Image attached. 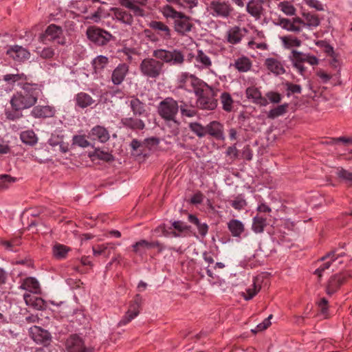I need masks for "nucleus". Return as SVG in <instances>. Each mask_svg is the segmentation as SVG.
Here are the masks:
<instances>
[{
  "mask_svg": "<svg viewBox=\"0 0 352 352\" xmlns=\"http://www.w3.org/2000/svg\"><path fill=\"white\" fill-rule=\"evenodd\" d=\"M153 56L154 58H144L139 66L142 75L147 78L156 79L163 74L164 63L174 65H181L184 63L183 53L177 49L173 50H155L153 52Z\"/></svg>",
  "mask_w": 352,
  "mask_h": 352,
  "instance_id": "obj_1",
  "label": "nucleus"
},
{
  "mask_svg": "<svg viewBox=\"0 0 352 352\" xmlns=\"http://www.w3.org/2000/svg\"><path fill=\"white\" fill-rule=\"evenodd\" d=\"M43 86L41 84L25 82L21 83V91H16L10 99V105L15 111L34 107L38 99L45 102Z\"/></svg>",
  "mask_w": 352,
  "mask_h": 352,
  "instance_id": "obj_2",
  "label": "nucleus"
},
{
  "mask_svg": "<svg viewBox=\"0 0 352 352\" xmlns=\"http://www.w3.org/2000/svg\"><path fill=\"white\" fill-rule=\"evenodd\" d=\"M160 12L166 19L173 20L174 31L181 36H187L193 29L194 24L190 16L177 11L171 5L166 4L160 8Z\"/></svg>",
  "mask_w": 352,
  "mask_h": 352,
  "instance_id": "obj_3",
  "label": "nucleus"
},
{
  "mask_svg": "<svg viewBox=\"0 0 352 352\" xmlns=\"http://www.w3.org/2000/svg\"><path fill=\"white\" fill-rule=\"evenodd\" d=\"M292 66L302 76L307 72V68L305 63H308L311 66L318 65L319 63L318 58L309 53H303L296 50H293L289 56Z\"/></svg>",
  "mask_w": 352,
  "mask_h": 352,
  "instance_id": "obj_4",
  "label": "nucleus"
},
{
  "mask_svg": "<svg viewBox=\"0 0 352 352\" xmlns=\"http://www.w3.org/2000/svg\"><path fill=\"white\" fill-rule=\"evenodd\" d=\"M177 81L178 87L187 91L194 90L195 94H198L200 92V89L204 87H206L211 91L212 90L211 86L195 75L188 72L181 73L178 76Z\"/></svg>",
  "mask_w": 352,
  "mask_h": 352,
  "instance_id": "obj_5",
  "label": "nucleus"
},
{
  "mask_svg": "<svg viewBox=\"0 0 352 352\" xmlns=\"http://www.w3.org/2000/svg\"><path fill=\"white\" fill-rule=\"evenodd\" d=\"M207 10L212 16L223 19L229 17L234 10L231 3L224 0L211 1Z\"/></svg>",
  "mask_w": 352,
  "mask_h": 352,
  "instance_id": "obj_6",
  "label": "nucleus"
},
{
  "mask_svg": "<svg viewBox=\"0 0 352 352\" xmlns=\"http://www.w3.org/2000/svg\"><path fill=\"white\" fill-rule=\"evenodd\" d=\"M179 107L177 100L171 97H167L158 104L157 112L162 120L175 118L178 114Z\"/></svg>",
  "mask_w": 352,
  "mask_h": 352,
  "instance_id": "obj_7",
  "label": "nucleus"
},
{
  "mask_svg": "<svg viewBox=\"0 0 352 352\" xmlns=\"http://www.w3.org/2000/svg\"><path fill=\"white\" fill-rule=\"evenodd\" d=\"M214 55L210 50H197L193 55L195 67L199 71L210 70L213 65L212 56Z\"/></svg>",
  "mask_w": 352,
  "mask_h": 352,
  "instance_id": "obj_8",
  "label": "nucleus"
},
{
  "mask_svg": "<svg viewBox=\"0 0 352 352\" xmlns=\"http://www.w3.org/2000/svg\"><path fill=\"white\" fill-rule=\"evenodd\" d=\"M142 298L137 294L130 303L129 309L118 323V326L126 325L138 316L140 311Z\"/></svg>",
  "mask_w": 352,
  "mask_h": 352,
  "instance_id": "obj_9",
  "label": "nucleus"
},
{
  "mask_svg": "<svg viewBox=\"0 0 352 352\" xmlns=\"http://www.w3.org/2000/svg\"><path fill=\"white\" fill-rule=\"evenodd\" d=\"M88 38L98 45H106L112 35L106 30L96 27H90L87 30Z\"/></svg>",
  "mask_w": 352,
  "mask_h": 352,
  "instance_id": "obj_10",
  "label": "nucleus"
},
{
  "mask_svg": "<svg viewBox=\"0 0 352 352\" xmlns=\"http://www.w3.org/2000/svg\"><path fill=\"white\" fill-rule=\"evenodd\" d=\"M56 42L58 45H65L66 39L63 35V30L60 26L50 24L46 28L43 36V41Z\"/></svg>",
  "mask_w": 352,
  "mask_h": 352,
  "instance_id": "obj_11",
  "label": "nucleus"
},
{
  "mask_svg": "<svg viewBox=\"0 0 352 352\" xmlns=\"http://www.w3.org/2000/svg\"><path fill=\"white\" fill-rule=\"evenodd\" d=\"M318 262H322L314 272V274L317 275L319 278L322 276V273L331 265L337 267L338 264L342 263V261H340L338 256H335L334 252L327 254L322 257Z\"/></svg>",
  "mask_w": 352,
  "mask_h": 352,
  "instance_id": "obj_12",
  "label": "nucleus"
},
{
  "mask_svg": "<svg viewBox=\"0 0 352 352\" xmlns=\"http://www.w3.org/2000/svg\"><path fill=\"white\" fill-rule=\"evenodd\" d=\"M349 278L346 274H336L332 275L328 280L326 285V292L328 295L336 293L340 287L344 285Z\"/></svg>",
  "mask_w": 352,
  "mask_h": 352,
  "instance_id": "obj_13",
  "label": "nucleus"
},
{
  "mask_svg": "<svg viewBox=\"0 0 352 352\" xmlns=\"http://www.w3.org/2000/svg\"><path fill=\"white\" fill-rule=\"evenodd\" d=\"M133 251L136 254H142L146 250L156 248L158 253H161L164 249V244L158 241H148L144 239L137 241L132 245Z\"/></svg>",
  "mask_w": 352,
  "mask_h": 352,
  "instance_id": "obj_14",
  "label": "nucleus"
},
{
  "mask_svg": "<svg viewBox=\"0 0 352 352\" xmlns=\"http://www.w3.org/2000/svg\"><path fill=\"white\" fill-rule=\"evenodd\" d=\"M198 96L197 105L204 110H214L217 106V100L212 95L204 93V89H200V92L196 94Z\"/></svg>",
  "mask_w": 352,
  "mask_h": 352,
  "instance_id": "obj_15",
  "label": "nucleus"
},
{
  "mask_svg": "<svg viewBox=\"0 0 352 352\" xmlns=\"http://www.w3.org/2000/svg\"><path fill=\"white\" fill-rule=\"evenodd\" d=\"M119 4L131 10L135 16H144L145 11L141 8V6H144L147 4L148 0H118Z\"/></svg>",
  "mask_w": 352,
  "mask_h": 352,
  "instance_id": "obj_16",
  "label": "nucleus"
},
{
  "mask_svg": "<svg viewBox=\"0 0 352 352\" xmlns=\"http://www.w3.org/2000/svg\"><path fill=\"white\" fill-rule=\"evenodd\" d=\"M274 23L288 31L299 32L302 30L303 20L299 17L293 18L292 20L279 17Z\"/></svg>",
  "mask_w": 352,
  "mask_h": 352,
  "instance_id": "obj_17",
  "label": "nucleus"
},
{
  "mask_svg": "<svg viewBox=\"0 0 352 352\" xmlns=\"http://www.w3.org/2000/svg\"><path fill=\"white\" fill-rule=\"evenodd\" d=\"M67 352H91L84 344L83 340L77 335L70 336L66 340Z\"/></svg>",
  "mask_w": 352,
  "mask_h": 352,
  "instance_id": "obj_18",
  "label": "nucleus"
},
{
  "mask_svg": "<svg viewBox=\"0 0 352 352\" xmlns=\"http://www.w3.org/2000/svg\"><path fill=\"white\" fill-rule=\"evenodd\" d=\"M149 28L154 30L157 34L163 40L171 38V30L168 25L160 21H151L148 23Z\"/></svg>",
  "mask_w": 352,
  "mask_h": 352,
  "instance_id": "obj_19",
  "label": "nucleus"
},
{
  "mask_svg": "<svg viewBox=\"0 0 352 352\" xmlns=\"http://www.w3.org/2000/svg\"><path fill=\"white\" fill-rule=\"evenodd\" d=\"M248 30L245 28L235 25L228 29L226 32L227 41L232 45L239 43L245 36Z\"/></svg>",
  "mask_w": 352,
  "mask_h": 352,
  "instance_id": "obj_20",
  "label": "nucleus"
},
{
  "mask_svg": "<svg viewBox=\"0 0 352 352\" xmlns=\"http://www.w3.org/2000/svg\"><path fill=\"white\" fill-rule=\"evenodd\" d=\"M32 339L36 342L42 344H50L52 337L50 333L38 326H34L30 329Z\"/></svg>",
  "mask_w": 352,
  "mask_h": 352,
  "instance_id": "obj_21",
  "label": "nucleus"
},
{
  "mask_svg": "<svg viewBox=\"0 0 352 352\" xmlns=\"http://www.w3.org/2000/svg\"><path fill=\"white\" fill-rule=\"evenodd\" d=\"M129 71V66L126 63L119 64L112 72L111 82L114 85H120L124 80Z\"/></svg>",
  "mask_w": 352,
  "mask_h": 352,
  "instance_id": "obj_22",
  "label": "nucleus"
},
{
  "mask_svg": "<svg viewBox=\"0 0 352 352\" xmlns=\"http://www.w3.org/2000/svg\"><path fill=\"white\" fill-rule=\"evenodd\" d=\"M56 113L55 108L50 105L34 106L31 111V116L35 118H52Z\"/></svg>",
  "mask_w": 352,
  "mask_h": 352,
  "instance_id": "obj_23",
  "label": "nucleus"
},
{
  "mask_svg": "<svg viewBox=\"0 0 352 352\" xmlns=\"http://www.w3.org/2000/svg\"><path fill=\"white\" fill-rule=\"evenodd\" d=\"M245 94L248 99L251 100L252 102L261 106L268 104L267 99L262 96L259 88L255 86H251L246 89Z\"/></svg>",
  "mask_w": 352,
  "mask_h": 352,
  "instance_id": "obj_24",
  "label": "nucleus"
},
{
  "mask_svg": "<svg viewBox=\"0 0 352 352\" xmlns=\"http://www.w3.org/2000/svg\"><path fill=\"white\" fill-rule=\"evenodd\" d=\"M113 18L118 21L126 25H131L133 23V16L128 10L121 8H113L111 9Z\"/></svg>",
  "mask_w": 352,
  "mask_h": 352,
  "instance_id": "obj_25",
  "label": "nucleus"
},
{
  "mask_svg": "<svg viewBox=\"0 0 352 352\" xmlns=\"http://www.w3.org/2000/svg\"><path fill=\"white\" fill-rule=\"evenodd\" d=\"M264 65L267 70L276 76L282 75L285 73V69L283 63L276 58H267L265 59Z\"/></svg>",
  "mask_w": 352,
  "mask_h": 352,
  "instance_id": "obj_26",
  "label": "nucleus"
},
{
  "mask_svg": "<svg viewBox=\"0 0 352 352\" xmlns=\"http://www.w3.org/2000/svg\"><path fill=\"white\" fill-rule=\"evenodd\" d=\"M7 54L13 60L18 62H22L29 58L30 53L25 48L14 45L7 51Z\"/></svg>",
  "mask_w": 352,
  "mask_h": 352,
  "instance_id": "obj_27",
  "label": "nucleus"
},
{
  "mask_svg": "<svg viewBox=\"0 0 352 352\" xmlns=\"http://www.w3.org/2000/svg\"><path fill=\"white\" fill-rule=\"evenodd\" d=\"M263 3L262 0H250L246 6L247 12L256 19H259L264 12Z\"/></svg>",
  "mask_w": 352,
  "mask_h": 352,
  "instance_id": "obj_28",
  "label": "nucleus"
},
{
  "mask_svg": "<svg viewBox=\"0 0 352 352\" xmlns=\"http://www.w3.org/2000/svg\"><path fill=\"white\" fill-rule=\"evenodd\" d=\"M206 134H209L217 140H223L225 139L223 126L218 121L210 122L206 125Z\"/></svg>",
  "mask_w": 352,
  "mask_h": 352,
  "instance_id": "obj_29",
  "label": "nucleus"
},
{
  "mask_svg": "<svg viewBox=\"0 0 352 352\" xmlns=\"http://www.w3.org/2000/svg\"><path fill=\"white\" fill-rule=\"evenodd\" d=\"M163 129L168 133V137L176 136L179 133V122L175 118L163 119Z\"/></svg>",
  "mask_w": 352,
  "mask_h": 352,
  "instance_id": "obj_30",
  "label": "nucleus"
},
{
  "mask_svg": "<svg viewBox=\"0 0 352 352\" xmlns=\"http://www.w3.org/2000/svg\"><path fill=\"white\" fill-rule=\"evenodd\" d=\"M89 135L94 140H98L102 143L107 142L110 138V135L107 129L100 125L93 127Z\"/></svg>",
  "mask_w": 352,
  "mask_h": 352,
  "instance_id": "obj_31",
  "label": "nucleus"
},
{
  "mask_svg": "<svg viewBox=\"0 0 352 352\" xmlns=\"http://www.w3.org/2000/svg\"><path fill=\"white\" fill-rule=\"evenodd\" d=\"M126 104H129L133 115L135 116H140L146 111L145 104L135 96L129 97Z\"/></svg>",
  "mask_w": 352,
  "mask_h": 352,
  "instance_id": "obj_32",
  "label": "nucleus"
},
{
  "mask_svg": "<svg viewBox=\"0 0 352 352\" xmlns=\"http://www.w3.org/2000/svg\"><path fill=\"white\" fill-rule=\"evenodd\" d=\"M75 102L76 106L81 109L91 106L95 103V100L92 97L85 92H80L75 96Z\"/></svg>",
  "mask_w": 352,
  "mask_h": 352,
  "instance_id": "obj_33",
  "label": "nucleus"
},
{
  "mask_svg": "<svg viewBox=\"0 0 352 352\" xmlns=\"http://www.w3.org/2000/svg\"><path fill=\"white\" fill-rule=\"evenodd\" d=\"M121 122L125 127L133 130H142L145 127L144 122L136 118H124L122 119Z\"/></svg>",
  "mask_w": 352,
  "mask_h": 352,
  "instance_id": "obj_34",
  "label": "nucleus"
},
{
  "mask_svg": "<svg viewBox=\"0 0 352 352\" xmlns=\"http://www.w3.org/2000/svg\"><path fill=\"white\" fill-rule=\"evenodd\" d=\"M21 289L29 291L32 293L37 294L39 292V283L33 277L25 278L20 287Z\"/></svg>",
  "mask_w": 352,
  "mask_h": 352,
  "instance_id": "obj_35",
  "label": "nucleus"
},
{
  "mask_svg": "<svg viewBox=\"0 0 352 352\" xmlns=\"http://www.w3.org/2000/svg\"><path fill=\"white\" fill-rule=\"evenodd\" d=\"M228 228L233 236H240L245 230L243 223L237 219L230 220Z\"/></svg>",
  "mask_w": 352,
  "mask_h": 352,
  "instance_id": "obj_36",
  "label": "nucleus"
},
{
  "mask_svg": "<svg viewBox=\"0 0 352 352\" xmlns=\"http://www.w3.org/2000/svg\"><path fill=\"white\" fill-rule=\"evenodd\" d=\"M70 248L65 245L56 243L52 248V254L56 259H63L66 258Z\"/></svg>",
  "mask_w": 352,
  "mask_h": 352,
  "instance_id": "obj_37",
  "label": "nucleus"
},
{
  "mask_svg": "<svg viewBox=\"0 0 352 352\" xmlns=\"http://www.w3.org/2000/svg\"><path fill=\"white\" fill-rule=\"evenodd\" d=\"M234 65L239 72H246L250 69L252 63L248 57L242 56L235 60Z\"/></svg>",
  "mask_w": 352,
  "mask_h": 352,
  "instance_id": "obj_38",
  "label": "nucleus"
},
{
  "mask_svg": "<svg viewBox=\"0 0 352 352\" xmlns=\"http://www.w3.org/2000/svg\"><path fill=\"white\" fill-rule=\"evenodd\" d=\"M188 221L195 225L197 228L199 233L205 236L208 231V226L206 223H201L199 219L194 214H190L188 217Z\"/></svg>",
  "mask_w": 352,
  "mask_h": 352,
  "instance_id": "obj_39",
  "label": "nucleus"
},
{
  "mask_svg": "<svg viewBox=\"0 0 352 352\" xmlns=\"http://www.w3.org/2000/svg\"><path fill=\"white\" fill-rule=\"evenodd\" d=\"M280 39L283 47L287 49H289L293 47H300L302 43L300 39L292 35L281 36Z\"/></svg>",
  "mask_w": 352,
  "mask_h": 352,
  "instance_id": "obj_40",
  "label": "nucleus"
},
{
  "mask_svg": "<svg viewBox=\"0 0 352 352\" xmlns=\"http://www.w3.org/2000/svg\"><path fill=\"white\" fill-rule=\"evenodd\" d=\"M221 103L222 104L223 109L226 112L232 111L233 109L234 100L231 95L228 92H223L220 96Z\"/></svg>",
  "mask_w": 352,
  "mask_h": 352,
  "instance_id": "obj_41",
  "label": "nucleus"
},
{
  "mask_svg": "<svg viewBox=\"0 0 352 352\" xmlns=\"http://www.w3.org/2000/svg\"><path fill=\"white\" fill-rule=\"evenodd\" d=\"M266 218L261 216H256L253 219L252 229L255 233H261L267 226Z\"/></svg>",
  "mask_w": 352,
  "mask_h": 352,
  "instance_id": "obj_42",
  "label": "nucleus"
},
{
  "mask_svg": "<svg viewBox=\"0 0 352 352\" xmlns=\"http://www.w3.org/2000/svg\"><path fill=\"white\" fill-rule=\"evenodd\" d=\"M3 80L10 83H14L19 82V85L21 87V83L28 82V76L24 74H6L3 76Z\"/></svg>",
  "mask_w": 352,
  "mask_h": 352,
  "instance_id": "obj_43",
  "label": "nucleus"
},
{
  "mask_svg": "<svg viewBox=\"0 0 352 352\" xmlns=\"http://www.w3.org/2000/svg\"><path fill=\"white\" fill-rule=\"evenodd\" d=\"M108 63V58L104 56L100 55L98 56L96 58L94 59L92 65L95 70V72L98 73L102 71L106 67Z\"/></svg>",
  "mask_w": 352,
  "mask_h": 352,
  "instance_id": "obj_44",
  "label": "nucleus"
},
{
  "mask_svg": "<svg viewBox=\"0 0 352 352\" xmlns=\"http://www.w3.org/2000/svg\"><path fill=\"white\" fill-rule=\"evenodd\" d=\"M229 202L231 206L236 210H243L248 205L244 195L241 194L236 195L234 197V199L230 200Z\"/></svg>",
  "mask_w": 352,
  "mask_h": 352,
  "instance_id": "obj_45",
  "label": "nucleus"
},
{
  "mask_svg": "<svg viewBox=\"0 0 352 352\" xmlns=\"http://www.w3.org/2000/svg\"><path fill=\"white\" fill-rule=\"evenodd\" d=\"M21 141L30 145H34L37 142V138L32 130L23 131L20 135Z\"/></svg>",
  "mask_w": 352,
  "mask_h": 352,
  "instance_id": "obj_46",
  "label": "nucleus"
},
{
  "mask_svg": "<svg viewBox=\"0 0 352 352\" xmlns=\"http://www.w3.org/2000/svg\"><path fill=\"white\" fill-rule=\"evenodd\" d=\"M167 1L188 10H192L198 5V0H167Z\"/></svg>",
  "mask_w": 352,
  "mask_h": 352,
  "instance_id": "obj_47",
  "label": "nucleus"
},
{
  "mask_svg": "<svg viewBox=\"0 0 352 352\" xmlns=\"http://www.w3.org/2000/svg\"><path fill=\"white\" fill-rule=\"evenodd\" d=\"M260 289L261 286L258 284V279L254 278L253 284L246 289V293H243V296L246 300H249L255 296Z\"/></svg>",
  "mask_w": 352,
  "mask_h": 352,
  "instance_id": "obj_48",
  "label": "nucleus"
},
{
  "mask_svg": "<svg viewBox=\"0 0 352 352\" xmlns=\"http://www.w3.org/2000/svg\"><path fill=\"white\" fill-rule=\"evenodd\" d=\"M305 21L302 24V28L307 25L309 28L317 27L320 24V19L318 16L314 14L307 13L304 14Z\"/></svg>",
  "mask_w": 352,
  "mask_h": 352,
  "instance_id": "obj_49",
  "label": "nucleus"
},
{
  "mask_svg": "<svg viewBox=\"0 0 352 352\" xmlns=\"http://www.w3.org/2000/svg\"><path fill=\"white\" fill-rule=\"evenodd\" d=\"M288 104L285 103L271 109L268 113V118L274 119L285 114L287 112Z\"/></svg>",
  "mask_w": 352,
  "mask_h": 352,
  "instance_id": "obj_50",
  "label": "nucleus"
},
{
  "mask_svg": "<svg viewBox=\"0 0 352 352\" xmlns=\"http://www.w3.org/2000/svg\"><path fill=\"white\" fill-rule=\"evenodd\" d=\"M16 181V177H11L9 175H0V190H3L8 188Z\"/></svg>",
  "mask_w": 352,
  "mask_h": 352,
  "instance_id": "obj_51",
  "label": "nucleus"
},
{
  "mask_svg": "<svg viewBox=\"0 0 352 352\" xmlns=\"http://www.w3.org/2000/svg\"><path fill=\"white\" fill-rule=\"evenodd\" d=\"M278 8L286 15L292 16L295 14L296 9L294 6L288 1L280 2L278 4Z\"/></svg>",
  "mask_w": 352,
  "mask_h": 352,
  "instance_id": "obj_52",
  "label": "nucleus"
},
{
  "mask_svg": "<svg viewBox=\"0 0 352 352\" xmlns=\"http://www.w3.org/2000/svg\"><path fill=\"white\" fill-rule=\"evenodd\" d=\"M91 156L105 162H110L113 159L111 154L108 152L101 151L99 148H96Z\"/></svg>",
  "mask_w": 352,
  "mask_h": 352,
  "instance_id": "obj_53",
  "label": "nucleus"
},
{
  "mask_svg": "<svg viewBox=\"0 0 352 352\" xmlns=\"http://www.w3.org/2000/svg\"><path fill=\"white\" fill-rule=\"evenodd\" d=\"M189 127L199 138L206 135V126H204L198 122H192L189 124Z\"/></svg>",
  "mask_w": 352,
  "mask_h": 352,
  "instance_id": "obj_54",
  "label": "nucleus"
},
{
  "mask_svg": "<svg viewBox=\"0 0 352 352\" xmlns=\"http://www.w3.org/2000/svg\"><path fill=\"white\" fill-rule=\"evenodd\" d=\"M337 175L339 178L345 180L349 183V186H352V172L339 168L338 169Z\"/></svg>",
  "mask_w": 352,
  "mask_h": 352,
  "instance_id": "obj_55",
  "label": "nucleus"
},
{
  "mask_svg": "<svg viewBox=\"0 0 352 352\" xmlns=\"http://www.w3.org/2000/svg\"><path fill=\"white\" fill-rule=\"evenodd\" d=\"M73 144L78 146L86 148L89 146V141L86 139L85 135H76L73 137Z\"/></svg>",
  "mask_w": 352,
  "mask_h": 352,
  "instance_id": "obj_56",
  "label": "nucleus"
},
{
  "mask_svg": "<svg viewBox=\"0 0 352 352\" xmlns=\"http://www.w3.org/2000/svg\"><path fill=\"white\" fill-rule=\"evenodd\" d=\"M285 85L286 87V90L287 91V96H289L290 94L301 93L302 88L299 85L294 84L289 82H286L285 83Z\"/></svg>",
  "mask_w": 352,
  "mask_h": 352,
  "instance_id": "obj_57",
  "label": "nucleus"
},
{
  "mask_svg": "<svg viewBox=\"0 0 352 352\" xmlns=\"http://www.w3.org/2000/svg\"><path fill=\"white\" fill-rule=\"evenodd\" d=\"M173 228L179 232H184L190 230V227L182 221H175L172 223Z\"/></svg>",
  "mask_w": 352,
  "mask_h": 352,
  "instance_id": "obj_58",
  "label": "nucleus"
},
{
  "mask_svg": "<svg viewBox=\"0 0 352 352\" xmlns=\"http://www.w3.org/2000/svg\"><path fill=\"white\" fill-rule=\"evenodd\" d=\"M92 250H93L94 255L96 256L103 254L107 257V254L108 251L107 249L106 243L94 246L92 248Z\"/></svg>",
  "mask_w": 352,
  "mask_h": 352,
  "instance_id": "obj_59",
  "label": "nucleus"
},
{
  "mask_svg": "<svg viewBox=\"0 0 352 352\" xmlns=\"http://www.w3.org/2000/svg\"><path fill=\"white\" fill-rule=\"evenodd\" d=\"M266 97L272 103H279L282 98L280 94L274 91L267 92L266 94Z\"/></svg>",
  "mask_w": 352,
  "mask_h": 352,
  "instance_id": "obj_60",
  "label": "nucleus"
},
{
  "mask_svg": "<svg viewBox=\"0 0 352 352\" xmlns=\"http://www.w3.org/2000/svg\"><path fill=\"white\" fill-rule=\"evenodd\" d=\"M272 318V315H270L268 318H265L261 323L258 324L256 327V332L262 331L266 329L271 324L270 319Z\"/></svg>",
  "mask_w": 352,
  "mask_h": 352,
  "instance_id": "obj_61",
  "label": "nucleus"
},
{
  "mask_svg": "<svg viewBox=\"0 0 352 352\" xmlns=\"http://www.w3.org/2000/svg\"><path fill=\"white\" fill-rule=\"evenodd\" d=\"M54 55V49L52 47H45L40 52V56L43 58H51Z\"/></svg>",
  "mask_w": 352,
  "mask_h": 352,
  "instance_id": "obj_62",
  "label": "nucleus"
},
{
  "mask_svg": "<svg viewBox=\"0 0 352 352\" xmlns=\"http://www.w3.org/2000/svg\"><path fill=\"white\" fill-rule=\"evenodd\" d=\"M305 3L309 7L315 8L317 10H322L323 6L318 0H305Z\"/></svg>",
  "mask_w": 352,
  "mask_h": 352,
  "instance_id": "obj_63",
  "label": "nucleus"
},
{
  "mask_svg": "<svg viewBox=\"0 0 352 352\" xmlns=\"http://www.w3.org/2000/svg\"><path fill=\"white\" fill-rule=\"evenodd\" d=\"M319 308L322 314H326L328 310V300L325 298H322L318 303Z\"/></svg>",
  "mask_w": 352,
  "mask_h": 352,
  "instance_id": "obj_64",
  "label": "nucleus"
}]
</instances>
